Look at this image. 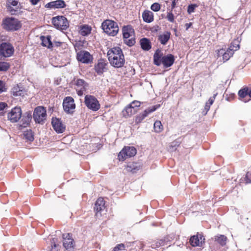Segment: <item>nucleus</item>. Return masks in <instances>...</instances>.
I'll return each instance as SVG.
<instances>
[{"mask_svg":"<svg viewBox=\"0 0 251 251\" xmlns=\"http://www.w3.org/2000/svg\"><path fill=\"white\" fill-rule=\"evenodd\" d=\"M107 65V63L106 60L104 59L100 60L95 66V69L97 74L101 75L106 71Z\"/></svg>","mask_w":251,"mask_h":251,"instance_id":"18","label":"nucleus"},{"mask_svg":"<svg viewBox=\"0 0 251 251\" xmlns=\"http://www.w3.org/2000/svg\"><path fill=\"white\" fill-rule=\"evenodd\" d=\"M1 26L7 31H14L19 30L22 25L18 19L12 17H7L2 20Z\"/></svg>","mask_w":251,"mask_h":251,"instance_id":"3","label":"nucleus"},{"mask_svg":"<svg viewBox=\"0 0 251 251\" xmlns=\"http://www.w3.org/2000/svg\"><path fill=\"white\" fill-rule=\"evenodd\" d=\"M141 102L138 100H134L129 105L133 107V108L135 109L137 107H139L140 106Z\"/></svg>","mask_w":251,"mask_h":251,"instance_id":"44","label":"nucleus"},{"mask_svg":"<svg viewBox=\"0 0 251 251\" xmlns=\"http://www.w3.org/2000/svg\"><path fill=\"white\" fill-rule=\"evenodd\" d=\"M77 59L83 63H89L92 61L93 58L89 52L83 50L77 53Z\"/></svg>","mask_w":251,"mask_h":251,"instance_id":"15","label":"nucleus"},{"mask_svg":"<svg viewBox=\"0 0 251 251\" xmlns=\"http://www.w3.org/2000/svg\"><path fill=\"white\" fill-rule=\"evenodd\" d=\"M164 245V242L163 240H161L159 242V246H163Z\"/></svg>","mask_w":251,"mask_h":251,"instance_id":"55","label":"nucleus"},{"mask_svg":"<svg viewBox=\"0 0 251 251\" xmlns=\"http://www.w3.org/2000/svg\"><path fill=\"white\" fill-rule=\"evenodd\" d=\"M75 84L77 87L78 95H82L88 86L87 83L82 79H78L76 81Z\"/></svg>","mask_w":251,"mask_h":251,"instance_id":"23","label":"nucleus"},{"mask_svg":"<svg viewBox=\"0 0 251 251\" xmlns=\"http://www.w3.org/2000/svg\"><path fill=\"white\" fill-rule=\"evenodd\" d=\"M23 136L27 142H31L34 140V134L31 129L24 131Z\"/></svg>","mask_w":251,"mask_h":251,"instance_id":"31","label":"nucleus"},{"mask_svg":"<svg viewBox=\"0 0 251 251\" xmlns=\"http://www.w3.org/2000/svg\"><path fill=\"white\" fill-rule=\"evenodd\" d=\"M21 121V124L20 126L22 127H25L30 125V122L32 119V115L30 111L26 112L23 116L22 115Z\"/></svg>","mask_w":251,"mask_h":251,"instance_id":"19","label":"nucleus"},{"mask_svg":"<svg viewBox=\"0 0 251 251\" xmlns=\"http://www.w3.org/2000/svg\"><path fill=\"white\" fill-rule=\"evenodd\" d=\"M198 7V5L197 4H191L189 5L187 8V12L189 14H191L194 12L196 8Z\"/></svg>","mask_w":251,"mask_h":251,"instance_id":"39","label":"nucleus"},{"mask_svg":"<svg viewBox=\"0 0 251 251\" xmlns=\"http://www.w3.org/2000/svg\"><path fill=\"white\" fill-rule=\"evenodd\" d=\"M180 142L178 140H176L171 143V147L175 148L174 150H176V147L179 146Z\"/></svg>","mask_w":251,"mask_h":251,"instance_id":"45","label":"nucleus"},{"mask_svg":"<svg viewBox=\"0 0 251 251\" xmlns=\"http://www.w3.org/2000/svg\"><path fill=\"white\" fill-rule=\"evenodd\" d=\"M124 43L129 47L133 46L135 43L134 36L131 37L130 38H124Z\"/></svg>","mask_w":251,"mask_h":251,"instance_id":"36","label":"nucleus"},{"mask_svg":"<svg viewBox=\"0 0 251 251\" xmlns=\"http://www.w3.org/2000/svg\"><path fill=\"white\" fill-rule=\"evenodd\" d=\"M191 25H192L191 23L186 24L185 25V26H186V29H188L191 26Z\"/></svg>","mask_w":251,"mask_h":251,"instance_id":"53","label":"nucleus"},{"mask_svg":"<svg viewBox=\"0 0 251 251\" xmlns=\"http://www.w3.org/2000/svg\"><path fill=\"white\" fill-rule=\"evenodd\" d=\"M10 67L8 63L5 62H0V71H6Z\"/></svg>","mask_w":251,"mask_h":251,"instance_id":"37","label":"nucleus"},{"mask_svg":"<svg viewBox=\"0 0 251 251\" xmlns=\"http://www.w3.org/2000/svg\"><path fill=\"white\" fill-rule=\"evenodd\" d=\"M5 91L6 88L5 87L4 83L2 81L0 80V94Z\"/></svg>","mask_w":251,"mask_h":251,"instance_id":"47","label":"nucleus"},{"mask_svg":"<svg viewBox=\"0 0 251 251\" xmlns=\"http://www.w3.org/2000/svg\"><path fill=\"white\" fill-rule=\"evenodd\" d=\"M47 111L43 106H37L34 110L33 118L35 123L43 124L46 119Z\"/></svg>","mask_w":251,"mask_h":251,"instance_id":"5","label":"nucleus"},{"mask_svg":"<svg viewBox=\"0 0 251 251\" xmlns=\"http://www.w3.org/2000/svg\"><path fill=\"white\" fill-rule=\"evenodd\" d=\"M140 45L142 49L144 50H149L151 47V42L146 38H144L140 40Z\"/></svg>","mask_w":251,"mask_h":251,"instance_id":"30","label":"nucleus"},{"mask_svg":"<svg viewBox=\"0 0 251 251\" xmlns=\"http://www.w3.org/2000/svg\"><path fill=\"white\" fill-rule=\"evenodd\" d=\"M248 87H245L241 90H240L238 92V95L241 99L245 98L246 96H248Z\"/></svg>","mask_w":251,"mask_h":251,"instance_id":"35","label":"nucleus"},{"mask_svg":"<svg viewBox=\"0 0 251 251\" xmlns=\"http://www.w3.org/2000/svg\"><path fill=\"white\" fill-rule=\"evenodd\" d=\"M51 124L53 129L58 133H63L65 129V126L62 124L61 121L57 118H52Z\"/></svg>","mask_w":251,"mask_h":251,"instance_id":"16","label":"nucleus"},{"mask_svg":"<svg viewBox=\"0 0 251 251\" xmlns=\"http://www.w3.org/2000/svg\"><path fill=\"white\" fill-rule=\"evenodd\" d=\"M14 49L13 46L9 43L3 42L0 45V55L4 57H8L13 55Z\"/></svg>","mask_w":251,"mask_h":251,"instance_id":"9","label":"nucleus"},{"mask_svg":"<svg viewBox=\"0 0 251 251\" xmlns=\"http://www.w3.org/2000/svg\"><path fill=\"white\" fill-rule=\"evenodd\" d=\"M239 41L238 40H235L232 42L231 45L229 48H231V49H233V51H234L238 50L239 49Z\"/></svg>","mask_w":251,"mask_h":251,"instance_id":"38","label":"nucleus"},{"mask_svg":"<svg viewBox=\"0 0 251 251\" xmlns=\"http://www.w3.org/2000/svg\"><path fill=\"white\" fill-rule=\"evenodd\" d=\"M233 53L234 51H233V49H231V48H228L226 51H225L224 49H221L218 50L217 53L219 56L220 55L223 56V59L224 62L229 60V59L233 55Z\"/></svg>","mask_w":251,"mask_h":251,"instance_id":"20","label":"nucleus"},{"mask_svg":"<svg viewBox=\"0 0 251 251\" xmlns=\"http://www.w3.org/2000/svg\"><path fill=\"white\" fill-rule=\"evenodd\" d=\"M248 96L250 97V100L251 99V90L249 91L248 90Z\"/></svg>","mask_w":251,"mask_h":251,"instance_id":"54","label":"nucleus"},{"mask_svg":"<svg viewBox=\"0 0 251 251\" xmlns=\"http://www.w3.org/2000/svg\"><path fill=\"white\" fill-rule=\"evenodd\" d=\"M122 32L124 38H129L134 36V30L130 25L123 26Z\"/></svg>","mask_w":251,"mask_h":251,"instance_id":"22","label":"nucleus"},{"mask_svg":"<svg viewBox=\"0 0 251 251\" xmlns=\"http://www.w3.org/2000/svg\"><path fill=\"white\" fill-rule=\"evenodd\" d=\"M50 36L47 37H42V44L43 46L47 47L48 48L52 47V44L50 40Z\"/></svg>","mask_w":251,"mask_h":251,"instance_id":"32","label":"nucleus"},{"mask_svg":"<svg viewBox=\"0 0 251 251\" xmlns=\"http://www.w3.org/2000/svg\"><path fill=\"white\" fill-rule=\"evenodd\" d=\"M166 18L168 21L171 23L175 22V16L171 11L167 13Z\"/></svg>","mask_w":251,"mask_h":251,"instance_id":"43","label":"nucleus"},{"mask_svg":"<svg viewBox=\"0 0 251 251\" xmlns=\"http://www.w3.org/2000/svg\"><path fill=\"white\" fill-rule=\"evenodd\" d=\"M151 9L153 11L157 12L160 9V5L158 3H154L151 5Z\"/></svg>","mask_w":251,"mask_h":251,"instance_id":"42","label":"nucleus"},{"mask_svg":"<svg viewBox=\"0 0 251 251\" xmlns=\"http://www.w3.org/2000/svg\"><path fill=\"white\" fill-rule=\"evenodd\" d=\"M136 112V109L133 108V107L129 105L127 106L122 111L123 115L125 117H129Z\"/></svg>","mask_w":251,"mask_h":251,"instance_id":"29","label":"nucleus"},{"mask_svg":"<svg viewBox=\"0 0 251 251\" xmlns=\"http://www.w3.org/2000/svg\"><path fill=\"white\" fill-rule=\"evenodd\" d=\"M13 95L14 96H21L22 94V91L21 90H17V88H14L13 90Z\"/></svg>","mask_w":251,"mask_h":251,"instance_id":"46","label":"nucleus"},{"mask_svg":"<svg viewBox=\"0 0 251 251\" xmlns=\"http://www.w3.org/2000/svg\"><path fill=\"white\" fill-rule=\"evenodd\" d=\"M63 107L65 112L72 114L75 108L74 99L71 97H67L63 101Z\"/></svg>","mask_w":251,"mask_h":251,"instance_id":"11","label":"nucleus"},{"mask_svg":"<svg viewBox=\"0 0 251 251\" xmlns=\"http://www.w3.org/2000/svg\"><path fill=\"white\" fill-rule=\"evenodd\" d=\"M160 107V105H153L150 107L144 110L143 113L138 115L135 119V122L136 123H140L150 113L155 111L157 108Z\"/></svg>","mask_w":251,"mask_h":251,"instance_id":"14","label":"nucleus"},{"mask_svg":"<svg viewBox=\"0 0 251 251\" xmlns=\"http://www.w3.org/2000/svg\"><path fill=\"white\" fill-rule=\"evenodd\" d=\"M31 3L33 5H36L40 0H29Z\"/></svg>","mask_w":251,"mask_h":251,"instance_id":"51","label":"nucleus"},{"mask_svg":"<svg viewBox=\"0 0 251 251\" xmlns=\"http://www.w3.org/2000/svg\"><path fill=\"white\" fill-rule=\"evenodd\" d=\"M101 27L105 33L112 36L116 35L119 30L118 24L111 20H104L102 23Z\"/></svg>","mask_w":251,"mask_h":251,"instance_id":"4","label":"nucleus"},{"mask_svg":"<svg viewBox=\"0 0 251 251\" xmlns=\"http://www.w3.org/2000/svg\"><path fill=\"white\" fill-rule=\"evenodd\" d=\"M175 57L172 54L163 55L159 50H156L153 55L154 64L159 66L161 64L165 68L171 67L174 63Z\"/></svg>","mask_w":251,"mask_h":251,"instance_id":"2","label":"nucleus"},{"mask_svg":"<svg viewBox=\"0 0 251 251\" xmlns=\"http://www.w3.org/2000/svg\"><path fill=\"white\" fill-rule=\"evenodd\" d=\"M63 246L67 251H73L75 246V242L72 237V235L70 233L63 234Z\"/></svg>","mask_w":251,"mask_h":251,"instance_id":"13","label":"nucleus"},{"mask_svg":"<svg viewBox=\"0 0 251 251\" xmlns=\"http://www.w3.org/2000/svg\"><path fill=\"white\" fill-rule=\"evenodd\" d=\"M137 153L136 149L134 147H125L118 154L120 161H124L128 157L135 155Z\"/></svg>","mask_w":251,"mask_h":251,"instance_id":"8","label":"nucleus"},{"mask_svg":"<svg viewBox=\"0 0 251 251\" xmlns=\"http://www.w3.org/2000/svg\"><path fill=\"white\" fill-rule=\"evenodd\" d=\"M110 64L115 68L122 67L125 63L122 49L118 47L110 49L107 53Z\"/></svg>","mask_w":251,"mask_h":251,"instance_id":"1","label":"nucleus"},{"mask_svg":"<svg viewBox=\"0 0 251 251\" xmlns=\"http://www.w3.org/2000/svg\"><path fill=\"white\" fill-rule=\"evenodd\" d=\"M22 111L20 107H15L7 114V118L12 123L17 122L22 117Z\"/></svg>","mask_w":251,"mask_h":251,"instance_id":"12","label":"nucleus"},{"mask_svg":"<svg viewBox=\"0 0 251 251\" xmlns=\"http://www.w3.org/2000/svg\"><path fill=\"white\" fill-rule=\"evenodd\" d=\"M154 129L156 132L159 133L163 129V126L160 121H156L154 123Z\"/></svg>","mask_w":251,"mask_h":251,"instance_id":"34","label":"nucleus"},{"mask_svg":"<svg viewBox=\"0 0 251 251\" xmlns=\"http://www.w3.org/2000/svg\"><path fill=\"white\" fill-rule=\"evenodd\" d=\"M92 28L90 25H83L79 27V33L83 36H87L90 34Z\"/></svg>","mask_w":251,"mask_h":251,"instance_id":"26","label":"nucleus"},{"mask_svg":"<svg viewBox=\"0 0 251 251\" xmlns=\"http://www.w3.org/2000/svg\"><path fill=\"white\" fill-rule=\"evenodd\" d=\"M210 106H211V105H210V104H209V103H208V102L206 103V104L205 105V107H204V109L206 111L205 113H206L209 110Z\"/></svg>","mask_w":251,"mask_h":251,"instance_id":"50","label":"nucleus"},{"mask_svg":"<svg viewBox=\"0 0 251 251\" xmlns=\"http://www.w3.org/2000/svg\"><path fill=\"white\" fill-rule=\"evenodd\" d=\"M7 107V104L5 102H0V116H3L5 112L4 109Z\"/></svg>","mask_w":251,"mask_h":251,"instance_id":"40","label":"nucleus"},{"mask_svg":"<svg viewBox=\"0 0 251 251\" xmlns=\"http://www.w3.org/2000/svg\"><path fill=\"white\" fill-rule=\"evenodd\" d=\"M170 36L171 33L169 31H166L163 34L158 36V40L161 44L165 45L170 39Z\"/></svg>","mask_w":251,"mask_h":251,"instance_id":"28","label":"nucleus"},{"mask_svg":"<svg viewBox=\"0 0 251 251\" xmlns=\"http://www.w3.org/2000/svg\"><path fill=\"white\" fill-rule=\"evenodd\" d=\"M217 95V93L214 94L213 97H211L209 98V99L208 100V101L207 102L209 103L210 105H212L213 104Z\"/></svg>","mask_w":251,"mask_h":251,"instance_id":"49","label":"nucleus"},{"mask_svg":"<svg viewBox=\"0 0 251 251\" xmlns=\"http://www.w3.org/2000/svg\"><path fill=\"white\" fill-rule=\"evenodd\" d=\"M84 103L87 107L93 111H97L100 108V104L98 100L92 95H86Z\"/></svg>","mask_w":251,"mask_h":251,"instance_id":"6","label":"nucleus"},{"mask_svg":"<svg viewBox=\"0 0 251 251\" xmlns=\"http://www.w3.org/2000/svg\"><path fill=\"white\" fill-rule=\"evenodd\" d=\"M7 11L12 15L18 14L21 9V4L16 0H7L6 2Z\"/></svg>","mask_w":251,"mask_h":251,"instance_id":"10","label":"nucleus"},{"mask_svg":"<svg viewBox=\"0 0 251 251\" xmlns=\"http://www.w3.org/2000/svg\"><path fill=\"white\" fill-rule=\"evenodd\" d=\"M126 246L124 244H119L117 245L113 249V251H120L124 250Z\"/></svg>","mask_w":251,"mask_h":251,"instance_id":"41","label":"nucleus"},{"mask_svg":"<svg viewBox=\"0 0 251 251\" xmlns=\"http://www.w3.org/2000/svg\"><path fill=\"white\" fill-rule=\"evenodd\" d=\"M52 23L57 29L60 30H66L69 25L67 19L63 16L53 17Z\"/></svg>","mask_w":251,"mask_h":251,"instance_id":"7","label":"nucleus"},{"mask_svg":"<svg viewBox=\"0 0 251 251\" xmlns=\"http://www.w3.org/2000/svg\"><path fill=\"white\" fill-rule=\"evenodd\" d=\"M204 240L201 234L194 235L190 239V244L193 247L201 246L202 241Z\"/></svg>","mask_w":251,"mask_h":251,"instance_id":"21","label":"nucleus"},{"mask_svg":"<svg viewBox=\"0 0 251 251\" xmlns=\"http://www.w3.org/2000/svg\"><path fill=\"white\" fill-rule=\"evenodd\" d=\"M66 3L63 0H56L47 3L45 7L49 9H59L66 7Z\"/></svg>","mask_w":251,"mask_h":251,"instance_id":"17","label":"nucleus"},{"mask_svg":"<svg viewBox=\"0 0 251 251\" xmlns=\"http://www.w3.org/2000/svg\"><path fill=\"white\" fill-rule=\"evenodd\" d=\"M143 21L146 23H150L153 21V14L149 10H145L142 14Z\"/></svg>","mask_w":251,"mask_h":251,"instance_id":"25","label":"nucleus"},{"mask_svg":"<svg viewBox=\"0 0 251 251\" xmlns=\"http://www.w3.org/2000/svg\"><path fill=\"white\" fill-rule=\"evenodd\" d=\"M215 241H216L221 246H224L226 244L227 238L224 235H220L215 237Z\"/></svg>","mask_w":251,"mask_h":251,"instance_id":"33","label":"nucleus"},{"mask_svg":"<svg viewBox=\"0 0 251 251\" xmlns=\"http://www.w3.org/2000/svg\"><path fill=\"white\" fill-rule=\"evenodd\" d=\"M105 208V201L102 198H99L95 203V210L96 211V215L100 213Z\"/></svg>","mask_w":251,"mask_h":251,"instance_id":"24","label":"nucleus"},{"mask_svg":"<svg viewBox=\"0 0 251 251\" xmlns=\"http://www.w3.org/2000/svg\"><path fill=\"white\" fill-rule=\"evenodd\" d=\"M127 170L128 171L131 172L132 173L135 172L136 168L134 166V165H128L127 166Z\"/></svg>","mask_w":251,"mask_h":251,"instance_id":"48","label":"nucleus"},{"mask_svg":"<svg viewBox=\"0 0 251 251\" xmlns=\"http://www.w3.org/2000/svg\"><path fill=\"white\" fill-rule=\"evenodd\" d=\"M57 239L55 238H52L50 240V245L48 247V251H59L60 246L57 244Z\"/></svg>","mask_w":251,"mask_h":251,"instance_id":"27","label":"nucleus"},{"mask_svg":"<svg viewBox=\"0 0 251 251\" xmlns=\"http://www.w3.org/2000/svg\"><path fill=\"white\" fill-rule=\"evenodd\" d=\"M176 0H172L171 11L176 7Z\"/></svg>","mask_w":251,"mask_h":251,"instance_id":"52","label":"nucleus"}]
</instances>
